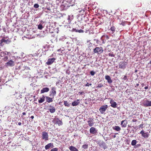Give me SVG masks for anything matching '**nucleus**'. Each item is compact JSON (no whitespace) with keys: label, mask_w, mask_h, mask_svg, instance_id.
<instances>
[{"label":"nucleus","mask_w":151,"mask_h":151,"mask_svg":"<svg viewBox=\"0 0 151 151\" xmlns=\"http://www.w3.org/2000/svg\"><path fill=\"white\" fill-rule=\"evenodd\" d=\"M93 51L94 53H98L99 54H100L103 52V50L102 47H96L93 49Z\"/></svg>","instance_id":"1"},{"label":"nucleus","mask_w":151,"mask_h":151,"mask_svg":"<svg viewBox=\"0 0 151 151\" xmlns=\"http://www.w3.org/2000/svg\"><path fill=\"white\" fill-rule=\"evenodd\" d=\"M108 106L107 105L102 106L100 108L99 110V111L101 114H104L108 108Z\"/></svg>","instance_id":"2"},{"label":"nucleus","mask_w":151,"mask_h":151,"mask_svg":"<svg viewBox=\"0 0 151 151\" xmlns=\"http://www.w3.org/2000/svg\"><path fill=\"white\" fill-rule=\"evenodd\" d=\"M42 139L47 141L48 139V135L47 132L43 131L42 132Z\"/></svg>","instance_id":"3"},{"label":"nucleus","mask_w":151,"mask_h":151,"mask_svg":"<svg viewBox=\"0 0 151 151\" xmlns=\"http://www.w3.org/2000/svg\"><path fill=\"white\" fill-rule=\"evenodd\" d=\"M7 37H4L0 41V45L2 46L3 45V42L5 43L6 44H8L9 43L11 42V40L9 39H7V40H5V38H7Z\"/></svg>","instance_id":"4"},{"label":"nucleus","mask_w":151,"mask_h":151,"mask_svg":"<svg viewBox=\"0 0 151 151\" xmlns=\"http://www.w3.org/2000/svg\"><path fill=\"white\" fill-rule=\"evenodd\" d=\"M52 122L55 124H57L59 126L62 125L63 124L62 121L58 118H54Z\"/></svg>","instance_id":"5"},{"label":"nucleus","mask_w":151,"mask_h":151,"mask_svg":"<svg viewBox=\"0 0 151 151\" xmlns=\"http://www.w3.org/2000/svg\"><path fill=\"white\" fill-rule=\"evenodd\" d=\"M56 93V92L55 87H52L50 91V96L51 97L52 96L53 98H54V96L55 95Z\"/></svg>","instance_id":"6"},{"label":"nucleus","mask_w":151,"mask_h":151,"mask_svg":"<svg viewBox=\"0 0 151 151\" xmlns=\"http://www.w3.org/2000/svg\"><path fill=\"white\" fill-rule=\"evenodd\" d=\"M127 65V63L124 61L120 63L119 64V67L120 68L124 69L126 68Z\"/></svg>","instance_id":"7"},{"label":"nucleus","mask_w":151,"mask_h":151,"mask_svg":"<svg viewBox=\"0 0 151 151\" xmlns=\"http://www.w3.org/2000/svg\"><path fill=\"white\" fill-rule=\"evenodd\" d=\"M143 105L146 107L151 106V101L149 100L144 101L143 103Z\"/></svg>","instance_id":"8"},{"label":"nucleus","mask_w":151,"mask_h":151,"mask_svg":"<svg viewBox=\"0 0 151 151\" xmlns=\"http://www.w3.org/2000/svg\"><path fill=\"white\" fill-rule=\"evenodd\" d=\"M81 28L83 29L84 32H87L89 30V26L88 25H85L84 26H82Z\"/></svg>","instance_id":"9"},{"label":"nucleus","mask_w":151,"mask_h":151,"mask_svg":"<svg viewBox=\"0 0 151 151\" xmlns=\"http://www.w3.org/2000/svg\"><path fill=\"white\" fill-rule=\"evenodd\" d=\"M55 58H49L48 60L47 61L46 63L47 65H49L52 64L55 60Z\"/></svg>","instance_id":"10"},{"label":"nucleus","mask_w":151,"mask_h":151,"mask_svg":"<svg viewBox=\"0 0 151 151\" xmlns=\"http://www.w3.org/2000/svg\"><path fill=\"white\" fill-rule=\"evenodd\" d=\"M90 132L92 134H96L98 132L97 130L94 127H91L90 129Z\"/></svg>","instance_id":"11"},{"label":"nucleus","mask_w":151,"mask_h":151,"mask_svg":"<svg viewBox=\"0 0 151 151\" xmlns=\"http://www.w3.org/2000/svg\"><path fill=\"white\" fill-rule=\"evenodd\" d=\"M98 144L100 146L102 147L104 149H105L107 147L106 143L103 141H100L99 142Z\"/></svg>","instance_id":"12"},{"label":"nucleus","mask_w":151,"mask_h":151,"mask_svg":"<svg viewBox=\"0 0 151 151\" xmlns=\"http://www.w3.org/2000/svg\"><path fill=\"white\" fill-rule=\"evenodd\" d=\"M93 121V119L92 118L89 119L87 121L88 124L90 127H91L93 126L94 124Z\"/></svg>","instance_id":"13"},{"label":"nucleus","mask_w":151,"mask_h":151,"mask_svg":"<svg viewBox=\"0 0 151 151\" xmlns=\"http://www.w3.org/2000/svg\"><path fill=\"white\" fill-rule=\"evenodd\" d=\"M140 134H141L142 137L144 138H147L149 136V134L147 132L145 133L143 130L141 131Z\"/></svg>","instance_id":"14"},{"label":"nucleus","mask_w":151,"mask_h":151,"mask_svg":"<svg viewBox=\"0 0 151 151\" xmlns=\"http://www.w3.org/2000/svg\"><path fill=\"white\" fill-rule=\"evenodd\" d=\"M14 62L12 60H10L6 63V65L7 66L12 67L14 66Z\"/></svg>","instance_id":"15"},{"label":"nucleus","mask_w":151,"mask_h":151,"mask_svg":"<svg viewBox=\"0 0 151 151\" xmlns=\"http://www.w3.org/2000/svg\"><path fill=\"white\" fill-rule=\"evenodd\" d=\"M110 104H111V106L114 108L116 107L117 104L113 99H111L110 101Z\"/></svg>","instance_id":"16"},{"label":"nucleus","mask_w":151,"mask_h":151,"mask_svg":"<svg viewBox=\"0 0 151 151\" xmlns=\"http://www.w3.org/2000/svg\"><path fill=\"white\" fill-rule=\"evenodd\" d=\"M127 121L125 119L124 120H122L121 122V125L122 127H127Z\"/></svg>","instance_id":"17"},{"label":"nucleus","mask_w":151,"mask_h":151,"mask_svg":"<svg viewBox=\"0 0 151 151\" xmlns=\"http://www.w3.org/2000/svg\"><path fill=\"white\" fill-rule=\"evenodd\" d=\"M49 109H48L51 113H53L55 111V109L53 106L50 105L49 106Z\"/></svg>","instance_id":"18"},{"label":"nucleus","mask_w":151,"mask_h":151,"mask_svg":"<svg viewBox=\"0 0 151 151\" xmlns=\"http://www.w3.org/2000/svg\"><path fill=\"white\" fill-rule=\"evenodd\" d=\"M49 91V89L47 87H45L43 88L41 90V93H43L45 92H48Z\"/></svg>","instance_id":"19"},{"label":"nucleus","mask_w":151,"mask_h":151,"mask_svg":"<svg viewBox=\"0 0 151 151\" xmlns=\"http://www.w3.org/2000/svg\"><path fill=\"white\" fill-rule=\"evenodd\" d=\"M77 23V24L76 26V28H77V29H78V28H80L81 27V28L82 26H83L82 23L80 21V20H78L77 22L76 21V23Z\"/></svg>","instance_id":"20"},{"label":"nucleus","mask_w":151,"mask_h":151,"mask_svg":"<svg viewBox=\"0 0 151 151\" xmlns=\"http://www.w3.org/2000/svg\"><path fill=\"white\" fill-rule=\"evenodd\" d=\"M45 97L46 99V101L47 103H50L53 101L52 99L54 98H53V97H52V98H51L48 96H46Z\"/></svg>","instance_id":"21"},{"label":"nucleus","mask_w":151,"mask_h":151,"mask_svg":"<svg viewBox=\"0 0 151 151\" xmlns=\"http://www.w3.org/2000/svg\"><path fill=\"white\" fill-rule=\"evenodd\" d=\"M53 143H50L48 144L47 145H46L45 146V149L46 150L49 149L50 147H53Z\"/></svg>","instance_id":"22"},{"label":"nucleus","mask_w":151,"mask_h":151,"mask_svg":"<svg viewBox=\"0 0 151 151\" xmlns=\"http://www.w3.org/2000/svg\"><path fill=\"white\" fill-rule=\"evenodd\" d=\"M105 78L107 81V82L109 83H111L112 82V81L111 80L110 77L108 75L106 76H105Z\"/></svg>","instance_id":"23"},{"label":"nucleus","mask_w":151,"mask_h":151,"mask_svg":"<svg viewBox=\"0 0 151 151\" xmlns=\"http://www.w3.org/2000/svg\"><path fill=\"white\" fill-rule=\"evenodd\" d=\"M68 7L69 6L68 5L63 4L61 5V10H66Z\"/></svg>","instance_id":"24"},{"label":"nucleus","mask_w":151,"mask_h":151,"mask_svg":"<svg viewBox=\"0 0 151 151\" xmlns=\"http://www.w3.org/2000/svg\"><path fill=\"white\" fill-rule=\"evenodd\" d=\"M113 129L117 131H119L121 130V128L118 126H115L112 127Z\"/></svg>","instance_id":"25"},{"label":"nucleus","mask_w":151,"mask_h":151,"mask_svg":"<svg viewBox=\"0 0 151 151\" xmlns=\"http://www.w3.org/2000/svg\"><path fill=\"white\" fill-rule=\"evenodd\" d=\"M8 54V52L6 51L1 52L0 51V56L1 57H3L4 56Z\"/></svg>","instance_id":"26"},{"label":"nucleus","mask_w":151,"mask_h":151,"mask_svg":"<svg viewBox=\"0 0 151 151\" xmlns=\"http://www.w3.org/2000/svg\"><path fill=\"white\" fill-rule=\"evenodd\" d=\"M45 97L44 96H43L42 98H40L38 100V102L39 103H41L43 102L45 100Z\"/></svg>","instance_id":"27"},{"label":"nucleus","mask_w":151,"mask_h":151,"mask_svg":"<svg viewBox=\"0 0 151 151\" xmlns=\"http://www.w3.org/2000/svg\"><path fill=\"white\" fill-rule=\"evenodd\" d=\"M63 102L65 106L68 107L70 106V104H69L67 101H64Z\"/></svg>","instance_id":"28"},{"label":"nucleus","mask_w":151,"mask_h":151,"mask_svg":"<svg viewBox=\"0 0 151 151\" xmlns=\"http://www.w3.org/2000/svg\"><path fill=\"white\" fill-rule=\"evenodd\" d=\"M69 148L71 151H76V148L74 147L71 146Z\"/></svg>","instance_id":"29"},{"label":"nucleus","mask_w":151,"mask_h":151,"mask_svg":"<svg viewBox=\"0 0 151 151\" xmlns=\"http://www.w3.org/2000/svg\"><path fill=\"white\" fill-rule=\"evenodd\" d=\"M137 142L136 140H132L131 142V145L132 146H134L136 145Z\"/></svg>","instance_id":"30"},{"label":"nucleus","mask_w":151,"mask_h":151,"mask_svg":"<svg viewBox=\"0 0 151 151\" xmlns=\"http://www.w3.org/2000/svg\"><path fill=\"white\" fill-rule=\"evenodd\" d=\"M88 147V144H84L82 146V148L84 149H87Z\"/></svg>","instance_id":"31"},{"label":"nucleus","mask_w":151,"mask_h":151,"mask_svg":"<svg viewBox=\"0 0 151 151\" xmlns=\"http://www.w3.org/2000/svg\"><path fill=\"white\" fill-rule=\"evenodd\" d=\"M43 28V27L41 24H40L38 26V28L39 29L41 30Z\"/></svg>","instance_id":"32"},{"label":"nucleus","mask_w":151,"mask_h":151,"mask_svg":"<svg viewBox=\"0 0 151 151\" xmlns=\"http://www.w3.org/2000/svg\"><path fill=\"white\" fill-rule=\"evenodd\" d=\"M76 32H78L79 33L84 32L83 30V29H76Z\"/></svg>","instance_id":"33"},{"label":"nucleus","mask_w":151,"mask_h":151,"mask_svg":"<svg viewBox=\"0 0 151 151\" xmlns=\"http://www.w3.org/2000/svg\"><path fill=\"white\" fill-rule=\"evenodd\" d=\"M104 85L102 83H100L98 84V85L97 86V88H101L103 87Z\"/></svg>","instance_id":"34"},{"label":"nucleus","mask_w":151,"mask_h":151,"mask_svg":"<svg viewBox=\"0 0 151 151\" xmlns=\"http://www.w3.org/2000/svg\"><path fill=\"white\" fill-rule=\"evenodd\" d=\"M111 30L113 32H114L115 31V27H112L110 28Z\"/></svg>","instance_id":"35"},{"label":"nucleus","mask_w":151,"mask_h":151,"mask_svg":"<svg viewBox=\"0 0 151 151\" xmlns=\"http://www.w3.org/2000/svg\"><path fill=\"white\" fill-rule=\"evenodd\" d=\"M95 72H94L93 71H91V72H90V74L92 76H93L94 75V74H95Z\"/></svg>","instance_id":"36"},{"label":"nucleus","mask_w":151,"mask_h":151,"mask_svg":"<svg viewBox=\"0 0 151 151\" xmlns=\"http://www.w3.org/2000/svg\"><path fill=\"white\" fill-rule=\"evenodd\" d=\"M39 5L37 4H35L34 6V7L35 8H38L39 7Z\"/></svg>","instance_id":"37"},{"label":"nucleus","mask_w":151,"mask_h":151,"mask_svg":"<svg viewBox=\"0 0 151 151\" xmlns=\"http://www.w3.org/2000/svg\"><path fill=\"white\" fill-rule=\"evenodd\" d=\"M58 148H54L51 149L50 151H58Z\"/></svg>","instance_id":"38"},{"label":"nucleus","mask_w":151,"mask_h":151,"mask_svg":"<svg viewBox=\"0 0 151 151\" xmlns=\"http://www.w3.org/2000/svg\"><path fill=\"white\" fill-rule=\"evenodd\" d=\"M8 59V58L7 56H5L3 58V60L4 61H6Z\"/></svg>","instance_id":"39"},{"label":"nucleus","mask_w":151,"mask_h":151,"mask_svg":"<svg viewBox=\"0 0 151 151\" xmlns=\"http://www.w3.org/2000/svg\"><path fill=\"white\" fill-rule=\"evenodd\" d=\"M92 85L91 83L89 84L88 83H87L86 84L84 85L86 86H91Z\"/></svg>","instance_id":"40"},{"label":"nucleus","mask_w":151,"mask_h":151,"mask_svg":"<svg viewBox=\"0 0 151 151\" xmlns=\"http://www.w3.org/2000/svg\"><path fill=\"white\" fill-rule=\"evenodd\" d=\"M72 105L73 106H76V101H74L73 102L72 104Z\"/></svg>","instance_id":"41"},{"label":"nucleus","mask_w":151,"mask_h":151,"mask_svg":"<svg viewBox=\"0 0 151 151\" xmlns=\"http://www.w3.org/2000/svg\"><path fill=\"white\" fill-rule=\"evenodd\" d=\"M106 39H108L109 38L108 35H105L104 36Z\"/></svg>","instance_id":"42"},{"label":"nucleus","mask_w":151,"mask_h":151,"mask_svg":"<svg viewBox=\"0 0 151 151\" xmlns=\"http://www.w3.org/2000/svg\"><path fill=\"white\" fill-rule=\"evenodd\" d=\"M123 79L124 80L127 79V76H125L123 77Z\"/></svg>","instance_id":"43"},{"label":"nucleus","mask_w":151,"mask_h":151,"mask_svg":"<svg viewBox=\"0 0 151 151\" xmlns=\"http://www.w3.org/2000/svg\"><path fill=\"white\" fill-rule=\"evenodd\" d=\"M137 121V120L136 119H134L132 120V122H136Z\"/></svg>","instance_id":"44"},{"label":"nucleus","mask_w":151,"mask_h":151,"mask_svg":"<svg viewBox=\"0 0 151 151\" xmlns=\"http://www.w3.org/2000/svg\"><path fill=\"white\" fill-rule=\"evenodd\" d=\"M116 18H117V19H120V16H118V15H117L116 16Z\"/></svg>","instance_id":"45"},{"label":"nucleus","mask_w":151,"mask_h":151,"mask_svg":"<svg viewBox=\"0 0 151 151\" xmlns=\"http://www.w3.org/2000/svg\"><path fill=\"white\" fill-rule=\"evenodd\" d=\"M143 126V124H140L139 126L140 127H142V128Z\"/></svg>","instance_id":"46"},{"label":"nucleus","mask_w":151,"mask_h":151,"mask_svg":"<svg viewBox=\"0 0 151 151\" xmlns=\"http://www.w3.org/2000/svg\"><path fill=\"white\" fill-rule=\"evenodd\" d=\"M141 145L140 144H138L136 145L137 147H139Z\"/></svg>","instance_id":"47"},{"label":"nucleus","mask_w":151,"mask_h":151,"mask_svg":"<svg viewBox=\"0 0 151 151\" xmlns=\"http://www.w3.org/2000/svg\"><path fill=\"white\" fill-rule=\"evenodd\" d=\"M148 87L147 86H145V89H148Z\"/></svg>","instance_id":"48"},{"label":"nucleus","mask_w":151,"mask_h":151,"mask_svg":"<svg viewBox=\"0 0 151 151\" xmlns=\"http://www.w3.org/2000/svg\"><path fill=\"white\" fill-rule=\"evenodd\" d=\"M21 124H22V123L21 122H19L18 123V124L19 126L21 125Z\"/></svg>","instance_id":"49"},{"label":"nucleus","mask_w":151,"mask_h":151,"mask_svg":"<svg viewBox=\"0 0 151 151\" xmlns=\"http://www.w3.org/2000/svg\"><path fill=\"white\" fill-rule=\"evenodd\" d=\"M109 55L110 56H111L112 57H114V55H111L110 53L109 54Z\"/></svg>","instance_id":"50"},{"label":"nucleus","mask_w":151,"mask_h":151,"mask_svg":"<svg viewBox=\"0 0 151 151\" xmlns=\"http://www.w3.org/2000/svg\"><path fill=\"white\" fill-rule=\"evenodd\" d=\"M30 118L33 119L34 118V116H32L30 117Z\"/></svg>","instance_id":"51"},{"label":"nucleus","mask_w":151,"mask_h":151,"mask_svg":"<svg viewBox=\"0 0 151 151\" xmlns=\"http://www.w3.org/2000/svg\"><path fill=\"white\" fill-rule=\"evenodd\" d=\"M22 114L23 115H25L26 114V113L25 112H24L22 113Z\"/></svg>","instance_id":"52"},{"label":"nucleus","mask_w":151,"mask_h":151,"mask_svg":"<svg viewBox=\"0 0 151 151\" xmlns=\"http://www.w3.org/2000/svg\"><path fill=\"white\" fill-rule=\"evenodd\" d=\"M139 84L138 83L136 85V86H135V87H137L138 86H139Z\"/></svg>","instance_id":"53"},{"label":"nucleus","mask_w":151,"mask_h":151,"mask_svg":"<svg viewBox=\"0 0 151 151\" xmlns=\"http://www.w3.org/2000/svg\"><path fill=\"white\" fill-rule=\"evenodd\" d=\"M142 86L143 87L144 86V84L143 83L142 84Z\"/></svg>","instance_id":"54"},{"label":"nucleus","mask_w":151,"mask_h":151,"mask_svg":"<svg viewBox=\"0 0 151 151\" xmlns=\"http://www.w3.org/2000/svg\"><path fill=\"white\" fill-rule=\"evenodd\" d=\"M150 64L151 65V60L150 62L148 63V64Z\"/></svg>","instance_id":"55"},{"label":"nucleus","mask_w":151,"mask_h":151,"mask_svg":"<svg viewBox=\"0 0 151 151\" xmlns=\"http://www.w3.org/2000/svg\"><path fill=\"white\" fill-rule=\"evenodd\" d=\"M120 24H122V25H123V26H124V24L123 23V24H122V23H121Z\"/></svg>","instance_id":"56"},{"label":"nucleus","mask_w":151,"mask_h":151,"mask_svg":"<svg viewBox=\"0 0 151 151\" xmlns=\"http://www.w3.org/2000/svg\"><path fill=\"white\" fill-rule=\"evenodd\" d=\"M114 137H116V136L115 135H114L113 136Z\"/></svg>","instance_id":"57"},{"label":"nucleus","mask_w":151,"mask_h":151,"mask_svg":"<svg viewBox=\"0 0 151 151\" xmlns=\"http://www.w3.org/2000/svg\"><path fill=\"white\" fill-rule=\"evenodd\" d=\"M76 151H78V150L76 148Z\"/></svg>","instance_id":"58"},{"label":"nucleus","mask_w":151,"mask_h":151,"mask_svg":"<svg viewBox=\"0 0 151 151\" xmlns=\"http://www.w3.org/2000/svg\"><path fill=\"white\" fill-rule=\"evenodd\" d=\"M82 93H82V92H81V94H82Z\"/></svg>","instance_id":"59"},{"label":"nucleus","mask_w":151,"mask_h":151,"mask_svg":"<svg viewBox=\"0 0 151 151\" xmlns=\"http://www.w3.org/2000/svg\"><path fill=\"white\" fill-rule=\"evenodd\" d=\"M77 104L76 103V105H77Z\"/></svg>","instance_id":"60"}]
</instances>
